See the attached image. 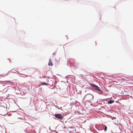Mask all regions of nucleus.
Returning <instances> with one entry per match:
<instances>
[{
    "instance_id": "nucleus-1",
    "label": "nucleus",
    "mask_w": 133,
    "mask_h": 133,
    "mask_svg": "<svg viewBox=\"0 0 133 133\" xmlns=\"http://www.w3.org/2000/svg\"><path fill=\"white\" fill-rule=\"evenodd\" d=\"M90 84L91 87L93 88L95 90L98 91L100 94H102L103 91L99 89L98 87L92 83H91Z\"/></svg>"
},
{
    "instance_id": "nucleus-2",
    "label": "nucleus",
    "mask_w": 133,
    "mask_h": 133,
    "mask_svg": "<svg viewBox=\"0 0 133 133\" xmlns=\"http://www.w3.org/2000/svg\"><path fill=\"white\" fill-rule=\"evenodd\" d=\"M56 118L61 120H62L63 118V116L60 114H55L54 115Z\"/></svg>"
},
{
    "instance_id": "nucleus-3",
    "label": "nucleus",
    "mask_w": 133,
    "mask_h": 133,
    "mask_svg": "<svg viewBox=\"0 0 133 133\" xmlns=\"http://www.w3.org/2000/svg\"><path fill=\"white\" fill-rule=\"evenodd\" d=\"M85 97L88 98V99H94V96L91 94H89L86 96Z\"/></svg>"
},
{
    "instance_id": "nucleus-4",
    "label": "nucleus",
    "mask_w": 133,
    "mask_h": 133,
    "mask_svg": "<svg viewBox=\"0 0 133 133\" xmlns=\"http://www.w3.org/2000/svg\"><path fill=\"white\" fill-rule=\"evenodd\" d=\"M48 65L49 66H52L53 65V64L52 63L51 61V59H50L49 61Z\"/></svg>"
},
{
    "instance_id": "nucleus-5",
    "label": "nucleus",
    "mask_w": 133,
    "mask_h": 133,
    "mask_svg": "<svg viewBox=\"0 0 133 133\" xmlns=\"http://www.w3.org/2000/svg\"><path fill=\"white\" fill-rule=\"evenodd\" d=\"M114 102V101L113 100H109L108 102V103L109 104H111Z\"/></svg>"
},
{
    "instance_id": "nucleus-6",
    "label": "nucleus",
    "mask_w": 133,
    "mask_h": 133,
    "mask_svg": "<svg viewBox=\"0 0 133 133\" xmlns=\"http://www.w3.org/2000/svg\"><path fill=\"white\" fill-rule=\"evenodd\" d=\"M41 84L42 85H48V84H47V83H42Z\"/></svg>"
},
{
    "instance_id": "nucleus-7",
    "label": "nucleus",
    "mask_w": 133,
    "mask_h": 133,
    "mask_svg": "<svg viewBox=\"0 0 133 133\" xmlns=\"http://www.w3.org/2000/svg\"><path fill=\"white\" fill-rule=\"evenodd\" d=\"M107 129V127L106 126H105V128L104 129V131H105Z\"/></svg>"
},
{
    "instance_id": "nucleus-8",
    "label": "nucleus",
    "mask_w": 133,
    "mask_h": 133,
    "mask_svg": "<svg viewBox=\"0 0 133 133\" xmlns=\"http://www.w3.org/2000/svg\"><path fill=\"white\" fill-rule=\"evenodd\" d=\"M66 128V127H65H65H64V128Z\"/></svg>"
}]
</instances>
